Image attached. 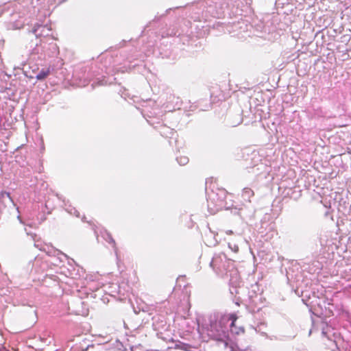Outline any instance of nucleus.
<instances>
[{
	"instance_id": "obj_1",
	"label": "nucleus",
	"mask_w": 351,
	"mask_h": 351,
	"mask_svg": "<svg viewBox=\"0 0 351 351\" xmlns=\"http://www.w3.org/2000/svg\"><path fill=\"white\" fill-rule=\"evenodd\" d=\"M237 319V316L236 314H231L229 315L228 320L231 321L230 324V330L232 333L239 335L240 333L244 332V328H237L235 326V322Z\"/></svg>"
},
{
	"instance_id": "obj_2",
	"label": "nucleus",
	"mask_w": 351,
	"mask_h": 351,
	"mask_svg": "<svg viewBox=\"0 0 351 351\" xmlns=\"http://www.w3.org/2000/svg\"><path fill=\"white\" fill-rule=\"evenodd\" d=\"M50 74V69H42L38 75L36 76V78L38 80H45L47 76Z\"/></svg>"
},
{
	"instance_id": "obj_3",
	"label": "nucleus",
	"mask_w": 351,
	"mask_h": 351,
	"mask_svg": "<svg viewBox=\"0 0 351 351\" xmlns=\"http://www.w3.org/2000/svg\"><path fill=\"white\" fill-rule=\"evenodd\" d=\"M243 193L249 195L250 197L254 196V193L250 188H245L243 189Z\"/></svg>"
},
{
	"instance_id": "obj_4",
	"label": "nucleus",
	"mask_w": 351,
	"mask_h": 351,
	"mask_svg": "<svg viewBox=\"0 0 351 351\" xmlns=\"http://www.w3.org/2000/svg\"><path fill=\"white\" fill-rule=\"evenodd\" d=\"M324 315L326 317H330L333 315V311L332 309L330 308H328V309H326L325 312L324 313Z\"/></svg>"
},
{
	"instance_id": "obj_5",
	"label": "nucleus",
	"mask_w": 351,
	"mask_h": 351,
	"mask_svg": "<svg viewBox=\"0 0 351 351\" xmlns=\"http://www.w3.org/2000/svg\"><path fill=\"white\" fill-rule=\"evenodd\" d=\"M187 162H188V158L186 157H180L179 162L182 163L183 165H184Z\"/></svg>"
},
{
	"instance_id": "obj_6",
	"label": "nucleus",
	"mask_w": 351,
	"mask_h": 351,
	"mask_svg": "<svg viewBox=\"0 0 351 351\" xmlns=\"http://www.w3.org/2000/svg\"><path fill=\"white\" fill-rule=\"evenodd\" d=\"M1 197H5V196H6V197H8L10 198V193H8V192H5V191H4V192H2V193H1Z\"/></svg>"
},
{
	"instance_id": "obj_7",
	"label": "nucleus",
	"mask_w": 351,
	"mask_h": 351,
	"mask_svg": "<svg viewBox=\"0 0 351 351\" xmlns=\"http://www.w3.org/2000/svg\"><path fill=\"white\" fill-rule=\"evenodd\" d=\"M226 234H228V235H232L233 234V231L232 230H227L226 232Z\"/></svg>"
},
{
	"instance_id": "obj_8",
	"label": "nucleus",
	"mask_w": 351,
	"mask_h": 351,
	"mask_svg": "<svg viewBox=\"0 0 351 351\" xmlns=\"http://www.w3.org/2000/svg\"><path fill=\"white\" fill-rule=\"evenodd\" d=\"M221 192L226 197L227 192L226 191H221Z\"/></svg>"
},
{
	"instance_id": "obj_9",
	"label": "nucleus",
	"mask_w": 351,
	"mask_h": 351,
	"mask_svg": "<svg viewBox=\"0 0 351 351\" xmlns=\"http://www.w3.org/2000/svg\"><path fill=\"white\" fill-rule=\"evenodd\" d=\"M234 252H238V250H239V247H237L236 248H234Z\"/></svg>"
}]
</instances>
